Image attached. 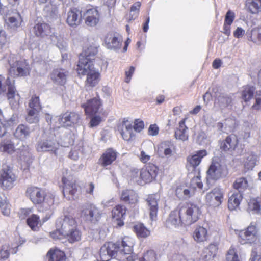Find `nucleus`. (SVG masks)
Wrapping results in <instances>:
<instances>
[{"label": "nucleus", "mask_w": 261, "mask_h": 261, "mask_svg": "<svg viewBox=\"0 0 261 261\" xmlns=\"http://www.w3.org/2000/svg\"><path fill=\"white\" fill-rule=\"evenodd\" d=\"M199 215V208L195 205L182 206L170 213L166 224L169 227H177L182 224L190 225L198 220Z\"/></svg>", "instance_id": "obj_1"}, {"label": "nucleus", "mask_w": 261, "mask_h": 261, "mask_svg": "<svg viewBox=\"0 0 261 261\" xmlns=\"http://www.w3.org/2000/svg\"><path fill=\"white\" fill-rule=\"evenodd\" d=\"M134 243L128 237L123 238L121 242L106 243L100 249V256L102 260H109V258L115 257L120 254H129L133 251Z\"/></svg>", "instance_id": "obj_2"}, {"label": "nucleus", "mask_w": 261, "mask_h": 261, "mask_svg": "<svg viewBox=\"0 0 261 261\" xmlns=\"http://www.w3.org/2000/svg\"><path fill=\"white\" fill-rule=\"evenodd\" d=\"M4 60L9 65L8 72L11 76H25L30 74V66L25 60H18L15 55L11 54L6 55Z\"/></svg>", "instance_id": "obj_3"}, {"label": "nucleus", "mask_w": 261, "mask_h": 261, "mask_svg": "<svg viewBox=\"0 0 261 261\" xmlns=\"http://www.w3.org/2000/svg\"><path fill=\"white\" fill-rule=\"evenodd\" d=\"M6 94L10 105L13 109H17L19 95L16 93L14 80L7 77L6 80L0 75V95Z\"/></svg>", "instance_id": "obj_4"}, {"label": "nucleus", "mask_w": 261, "mask_h": 261, "mask_svg": "<svg viewBox=\"0 0 261 261\" xmlns=\"http://www.w3.org/2000/svg\"><path fill=\"white\" fill-rule=\"evenodd\" d=\"M79 212L81 219L87 223L95 224L101 218L100 210L95 205L91 203L82 205Z\"/></svg>", "instance_id": "obj_5"}, {"label": "nucleus", "mask_w": 261, "mask_h": 261, "mask_svg": "<svg viewBox=\"0 0 261 261\" xmlns=\"http://www.w3.org/2000/svg\"><path fill=\"white\" fill-rule=\"evenodd\" d=\"M77 72L79 75H87L86 83L91 87L95 86L99 81L100 73L94 65H86L81 61L80 64H77Z\"/></svg>", "instance_id": "obj_6"}, {"label": "nucleus", "mask_w": 261, "mask_h": 261, "mask_svg": "<svg viewBox=\"0 0 261 261\" xmlns=\"http://www.w3.org/2000/svg\"><path fill=\"white\" fill-rule=\"evenodd\" d=\"M239 242L242 244H249L252 246L261 244L257 230L255 225H250L246 229L239 233Z\"/></svg>", "instance_id": "obj_7"}, {"label": "nucleus", "mask_w": 261, "mask_h": 261, "mask_svg": "<svg viewBox=\"0 0 261 261\" xmlns=\"http://www.w3.org/2000/svg\"><path fill=\"white\" fill-rule=\"evenodd\" d=\"M16 180V176L10 166H4L0 170V187L3 189H12Z\"/></svg>", "instance_id": "obj_8"}, {"label": "nucleus", "mask_w": 261, "mask_h": 261, "mask_svg": "<svg viewBox=\"0 0 261 261\" xmlns=\"http://www.w3.org/2000/svg\"><path fill=\"white\" fill-rule=\"evenodd\" d=\"M228 174L227 167L218 162H213L207 171V178L212 180H218L225 177Z\"/></svg>", "instance_id": "obj_9"}, {"label": "nucleus", "mask_w": 261, "mask_h": 261, "mask_svg": "<svg viewBox=\"0 0 261 261\" xmlns=\"http://www.w3.org/2000/svg\"><path fill=\"white\" fill-rule=\"evenodd\" d=\"M55 137L50 136L47 138L39 140L37 143L36 148L38 152H51L56 153L59 147V143Z\"/></svg>", "instance_id": "obj_10"}, {"label": "nucleus", "mask_w": 261, "mask_h": 261, "mask_svg": "<svg viewBox=\"0 0 261 261\" xmlns=\"http://www.w3.org/2000/svg\"><path fill=\"white\" fill-rule=\"evenodd\" d=\"M122 44V37L117 33H109L105 36L104 44L108 49L117 52L121 49Z\"/></svg>", "instance_id": "obj_11"}, {"label": "nucleus", "mask_w": 261, "mask_h": 261, "mask_svg": "<svg viewBox=\"0 0 261 261\" xmlns=\"http://www.w3.org/2000/svg\"><path fill=\"white\" fill-rule=\"evenodd\" d=\"M145 201L150 219L152 221L155 220L159 210L158 203L160 201V196L158 194L149 195Z\"/></svg>", "instance_id": "obj_12"}, {"label": "nucleus", "mask_w": 261, "mask_h": 261, "mask_svg": "<svg viewBox=\"0 0 261 261\" xmlns=\"http://www.w3.org/2000/svg\"><path fill=\"white\" fill-rule=\"evenodd\" d=\"M77 223L75 219L70 216H65L64 218H59L56 221V227L61 229L63 234L72 228L77 227Z\"/></svg>", "instance_id": "obj_13"}, {"label": "nucleus", "mask_w": 261, "mask_h": 261, "mask_svg": "<svg viewBox=\"0 0 261 261\" xmlns=\"http://www.w3.org/2000/svg\"><path fill=\"white\" fill-rule=\"evenodd\" d=\"M45 192L43 190L36 187L28 188L26 195L34 204H40L45 200Z\"/></svg>", "instance_id": "obj_14"}, {"label": "nucleus", "mask_w": 261, "mask_h": 261, "mask_svg": "<svg viewBox=\"0 0 261 261\" xmlns=\"http://www.w3.org/2000/svg\"><path fill=\"white\" fill-rule=\"evenodd\" d=\"M223 199V194L220 188L216 187L208 193L205 196V200L209 205L218 206L221 204Z\"/></svg>", "instance_id": "obj_15"}, {"label": "nucleus", "mask_w": 261, "mask_h": 261, "mask_svg": "<svg viewBox=\"0 0 261 261\" xmlns=\"http://www.w3.org/2000/svg\"><path fill=\"white\" fill-rule=\"evenodd\" d=\"M80 119V116L75 112H67L58 118L61 127H66L76 124Z\"/></svg>", "instance_id": "obj_16"}, {"label": "nucleus", "mask_w": 261, "mask_h": 261, "mask_svg": "<svg viewBox=\"0 0 261 261\" xmlns=\"http://www.w3.org/2000/svg\"><path fill=\"white\" fill-rule=\"evenodd\" d=\"M214 97L215 103L219 105L221 109L226 108L231 105L232 97L227 94L220 93L217 87L213 88Z\"/></svg>", "instance_id": "obj_17"}, {"label": "nucleus", "mask_w": 261, "mask_h": 261, "mask_svg": "<svg viewBox=\"0 0 261 261\" xmlns=\"http://www.w3.org/2000/svg\"><path fill=\"white\" fill-rule=\"evenodd\" d=\"M206 150H200L193 155H190L187 158V164L186 167L189 171L191 168L193 170L200 164L202 159L207 155Z\"/></svg>", "instance_id": "obj_18"}, {"label": "nucleus", "mask_w": 261, "mask_h": 261, "mask_svg": "<svg viewBox=\"0 0 261 261\" xmlns=\"http://www.w3.org/2000/svg\"><path fill=\"white\" fill-rule=\"evenodd\" d=\"M158 173V168L153 164H150L140 171V176L145 182L149 183L155 179Z\"/></svg>", "instance_id": "obj_19"}, {"label": "nucleus", "mask_w": 261, "mask_h": 261, "mask_svg": "<svg viewBox=\"0 0 261 261\" xmlns=\"http://www.w3.org/2000/svg\"><path fill=\"white\" fill-rule=\"evenodd\" d=\"M85 22L86 25L93 27L96 26L99 21V14L97 10L93 7L87 9L84 13Z\"/></svg>", "instance_id": "obj_20"}, {"label": "nucleus", "mask_w": 261, "mask_h": 261, "mask_svg": "<svg viewBox=\"0 0 261 261\" xmlns=\"http://www.w3.org/2000/svg\"><path fill=\"white\" fill-rule=\"evenodd\" d=\"M97 53V49L96 47L92 46H89L80 54L78 64H80L81 61H82L86 65L88 64L94 65L93 62L94 57Z\"/></svg>", "instance_id": "obj_21"}, {"label": "nucleus", "mask_w": 261, "mask_h": 261, "mask_svg": "<svg viewBox=\"0 0 261 261\" xmlns=\"http://www.w3.org/2000/svg\"><path fill=\"white\" fill-rule=\"evenodd\" d=\"M64 184L63 193L64 196L69 200L74 199L77 192V186L74 181H69L65 177L62 178Z\"/></svg>", "instance_id": "obj_22"}, {"label": "nucleus", "mask_w": 261, "mask_h": 261, "mask_svg": "<svg viewBox=\"0 0 261 261\" xmlns=\"http://www.w3.org/2000/svg\"><path fill=\"white\" fill-rule=\"evenodd\" d=\"M101 102L99 97H94L87 101L85 103L82 105L85 113L89 115H93L98 113Z\"/></svg>", "instance_id": "obj_23"}, {"label": "nucleus", "mask_w": 261, "mask_h": 261, "mask_svg": "<svg viewBox=\"0 0 261 261\" xmlns=\"http://www.w3.org/2000/svg\"><path fill=\"white\" fill-rule=\"evenodd\" d=\"M68 72L63 68H57L53 70L50 73L52 81L58 85H64L67 81Z\"/></svg>", "instance_id": "obj_24"}, {"label": "nucleus", "mask_w": 261, "mask_h": 261, "mask_svg": "<svg viewBox=\"0 0 261 261\" xmlns=\"http://www.w3.org/2000/svg\"><path fill=\"white\" fill-rule=\"evenodd\" d=\"M118 153L113 148H110L105 151L99 159V164L102 167L111 165L116 159Z\"/></svg>", "instance_id": "obj_25"}, {"label": "nucleus", "mask_w": 261, "mask_h": 261, "mask_svg": "<svg viewBox=\"0 0 261 261\" xmlns=\"http://www.w3.org/2000/svg\"><path fill=\"white\" fill-rule=\"evenodd\" d=\"M175 150V146L171 141H164L161 142L158 146V153L163 154L167 158L172 156Z\"/></svg>", "instance_id": "obj_26"}, {"label": "nucleus", "mask_w": 261, "mask_h": 261, "mask_svg": "<svg viewBox=\"0 0 261 261\" xmlns=\"http://www.w3.org/2000/svg\"><path fill=\"white\" fill-rule=\"evenodd\" d=\"M119 130L124 140L129 141L135 136L133 125L128 120L122 122Z\"/></svg>", "instance_id": "obj_27"}, {"label": "nucleus", "mask_w": 261, "mask_h": 261, "mask_svg": "<svg viewBox=\"0 0 261 261\" xmlns=\"http://www.w3.org/2000/svg\"><path fill=\"white\" fill-rule=\"evenodd\" d=\"M66 21L71 27L79 25L81 21V12L76 8H71L68 12Z\"/></svg>", "instance_id": "obj_28"}, {"label": "nucleus", "mask_w": 261, "mask_h": 261, "mask_svg": "<svg viewBox=\"0 0 261 261\" xmlns=\"http://www.w3.org/2000/svg\"><path fill=\"white\" fill-rule=\"evenodd\" d=\"M32 32L36 36L40 37L50 35L51 32L50 25L44 22L36 24L33 27Z\"/></svg>", "instance_id": "obj_29"}, {"label": "nucleus", "mask_w": 261, "mask_h": 261, "mask_svg": "<svg viewBox=\"0 0 261 261\" xmlns=\"http://www.w3.org/2000/svg\"><path fill=\"white\" fill-rule=\"evenodd\" d=\"M238 140L235 136H227L226 139L220 142V147L224 151H231L235 149Z\"/></svg>", "instance_id": "obj_30"}, {"label": "nucleus", "mask_w": 261, "mask_h": 261, "mask_svg": "<svg viewBox=\"0 0 261 261\" xmlns=\"http://www.w3.org/2000/svg\"><path fill=\"white\" fill-rule=\"evenodd\" d=\"M126 211V207L122 205H116L112 211V217L118 221L117 225L119 226H122L124 225L122 219L124 217Z\"/></svg>", "instance_id": "obj_31"}, {"label": "nucleus", "mask_w": 261, "mask_h": 261, "mask_svg": "<svg viewBox=\"0 0 261 261\" xmlns=\"http://www.w3.org/2000/svg\"><path fill=\"white\" fill-rule=\"evenodd\" d=\"M32 129L24 124H19L14 133V137L20 140L23 141L30 137Z\"/></svg>", "instance_id": "obj_32"}, {"label": "nucleus", "mask_w": 261, "mask_h": 261, "mask_svg": "<svg viewBox=\"0 0 261 261\" xmlns=\"http://www.w3.org/2000/svg\"><path fill=\"white\" fill-rule=\"evenodd\" d=\"M121 199L125 203L135 204L138 201V196L134 190L126 189L122 191Z\"/></svg>", "instance_id": "obj_33"}, {"label": "nucleus", "mask_w": 261, "mask_h": 261, "mask_svg": "<svg viewBox=\"0 0 261 261\" xmlns=\"http://www.w3.org/2000/svg\"><path fill=\"white\" fill-rule=\"evenodd\" d=\"M188 127L185 125V119L181 120L179 123V128L175 132V137L177 140L182 141L188 139Z\"/></svg>", "instance_id": "obj_34"}, {"label": "nucleus", "mask_w": 261, "mask_h": 261, "mask_svg": "<svg viewBox=\"0 0 261 261\" xmlns=\"http://www.w3.org/2000/svg\"><path fill=\"white\" fill-rule=\"evenodd\" d=\"M193 237L197 243L203 242L207 240V230L203 226H197L193 232Z\"/></svg>", "instance_id": "obj_35"}, {"label": "nucleus", "mask_w": 261, "mask_h": 261, "mask_svg": "<svg viewBox=\"0 0 261 261\" xmlns=\"http://www.w3.org/2000/svg\"><path fill=\"white\" fill-rule=\"evenodd\" d=\"M243 198V195L241 193H233L229 198L228 202V208L231 210H234L238 207Z\"/></svg>", "instance_id": "obj_36"}, {"label": "nucleus", "mask_w": 261, "mask_h": 261, "mask_svg": "<svg viewBox=\"0 0 261 261\" xmlns=\"http://www.w3.org/2000/svg\"><path fill=\"white\" fill-rule=\"evenodd\" d=\"M48 261H64L65 254L58 249H50L46 255Z\"/></svg>", "instance_id": "obj_37"}, {"label": "nucleus", "mask_w": 261, "mask_h": 261, "mask_svg": "<svg viewBox=\"0 0 261 261\" xmlns=\"http://www.w3.org/2000/svg\"><path fill=\"white\" fill-rule=\"evenodd\" d=\"M233 187L234 189L238 191L237 193H241L243 195L244 192L248 187V181L245 177L238 178L234 182Z\"/></svg>", "instance_id": "obj_38"}, {"label": "nucleus", "mask_w": 261, "mask_h": 261, "mask_svg": "<svg viewBox=\"0 0 261 261\" xmlns=\"http://www.w3.org/2000/svg\"><path fill=\"white\" fill-rule=\"evenodd\" d=\"M15 119L12 117L8 119L4 118L0 109V137L3 136L6 133V127L12 125Z\"/></svg>", "instance_id": "obj_39"}, {"label": "nucleus", "mask_w": 261, "mask_h": 261, "mask_svg": "<svg viewBox=\"0 0 261 261\" xmlns=\"http://www.w3.org/2000/svg\"><path fill=\"white\" fill-rule=\"evenodd\" d=\"M0 148L3 151L11 154L15 151L14 143L11 138H6L1 142Z\"/></svg>", "instance_id": "obj_40"}, {"label": "nucleus", "mask_w": 261, "mask_h": 261, "mask_svg": "<svg viewBox=\"0 0 261 261\" xmlns=\"http://www.w3.org/2000/svg\"><path fill=\"white\" fill-rule=\"evenodd\" d=\"M246 7L252 14H257L261 10V0H247Z\"/></svg>", "instance_id": "obj_41"}, {"label": "nucleus", "mask_w": 261, "mask_h": 261, "mask_svg": "<svg viewBox=\"0 0 261 261\" xmlns=\"http://www.w3.org/2000/svg\"><path fill=\"white\" fill-rule=\"evenodd\" d=\"M217 250V246L214 244H210L208 247L203 250L201 257L203 261H207L213 258Z\"/></svg>", "instance_id": "obj_42"}, {"label": "nucleus", "mask_w": 261, "mask_h": 261, "mask_svg": "<svg viewBox=\"0 0 261 261\" xmlns=\"http://www.w3.org/2000/svg\"><path fill=\"white\" fill-rule=\"evenodd\" d=\"M64 237H66L70 243H74L79 241L81 239V232L77 228L71 229L69 232H67V234H64Z\"/></svg>", "instance_id": "obj_43"}, {"label": "nucleus", "mask_w": 261, "mask_h": 261, "mask_svg": "<svg viewBox=\"0 0 261 261\" xmlns=\"http://www.w3.org/2000/svg\"><path fill=\"white\" fill-rule=\"evenodd\" d=\"M134 231L140 238H146L150 235V231L142 223H138L134 226Z\"/></svg>", "instance_id": "obj_44"}, {"label": "nucleus", "mask_w": 261, "mask_h": 261, "mask_svg": "<svg viewBox=\"0 0 261 261\" xmlns=\"http://www.w3.org/2000/svg\"><path fill=\"white\" fill-rule=\"evenodd\" d=\"M247 211L252 214H261V204L256 199H251L248 202Z\"/></svg>", "instance_id": "obj_45"}, {"label": "nucleus", "mask_w": 261, "mask_h": 261, "mask_svg": "<svg viewBox=\"0 0 261 261\" xmlns=\"http://www.w3.org/2000/svg\"><path fill=\"white\" fill-rule=\"evenodd\" d=\"M255 88L253 86H246L242 92V98L246 102L249 101L253 97Z\"/></svg>", "instance_id": "obj_46"}, {"label": "nucleus", "mask_w": 261, "mask_h": 261, "mask_svg": "<svg viewBox=\"0 0 261 261\" xmlns=\"http://www.w3.org/2000/svg\"><path fill=\"white\" fill-rule=\"evenodd\" d=\"M44 11L46 17L54 19L57 16L58 8L56 5L49 4L45 6Z\"/></svg>", "instance_id": "obj_47"}, {"label": "nucleus", "mask_w": 261, "mask_h": 261, "mask_svg": "<svg viewBox=\"0 0 261 261\" xmlns=\"http://www.w3.org/2000/svg\"><path fill=\"white\" fill-rule=\"evenodd\" d=\"M39 219V216L35 214H32L27 218V224L33 230H36L38 228Z\"/></svg>", "instance_id": "obj_48"}, {"label": "nucleus", "mask_w": 261, "mask_h": 261, "mask_svg": "<svg viewBox=\"0 0 261 261\" xmlns=\"http://www.w3.org/2000/svg\"><path fill=\"white\" fill-rule=\"evenodd\" d=\"M250 260L251 261L261 260V244L252 246Z\"/></svg>", "instance_id": "obj_49"}, {"label": "nucleus", "mask_w": 261, "mask_h": 261, "mask_svg": "<svg viewBox=\"0 0 261 261\" xmlns=\"http://www.w3.org/2000/svg\"><path fill=\"white\" fill-rule=\"evenodd\" d=\"M34 110H29L26 117V121L30 123H36L39 121L38 112Z\"/></svg>", "instance_id": "obj_50"}, {"label": "nucleus", "mask_w": 261, "mask_h": 261, "mask_svg": "<svg viewBox=\"0 0 261 261\" xmlns=\"http://www.w3.org/2000/svg\"><path fill=\"white\" fill-rule=\"evenodd\" d=\"M30 110H34V111H40L41 106L40 103L39 98L38 96L36 95L33 96L29 103Z\"/></svg>", "instance_id": "obj_51"}, {"label": "nucleus", "mask_w": 261, "mask_h": 261, "mask_svg": "<svg viewBox=\"0 0 261 261\" xmlns=\"http://www.w3.org/2000/svg\"><path fill=\"white\" fill-rule=\"evenodd\" d=\"M257 161L256 155L250 154L247 157L245 165L248 169H252L256 165Z\"/></svg>", "instance_id": "obj_52"}, {"label": "nucleus", "mask_w": 261, "mask_h": 261, "mask_svg": "<svg viewBox=\"0 0 261 261\" xmlns=\"http://www.w3.org/2000/svg\"><path fill=\"white\" fill-rule=\"evenodd\" d=\"M19 155L21 160L26 161L31 155L30 149L28 146L23 145L19 149Z\"/></svg>", "instance_id": "obj_53"}, {"label": "nucleus", "mask_w": 261, "mask_h": 261, "mask_svg": "<svg viewBox=\"0 0 261 261\" xmlns=\"http://www.w3.org/2000/svg\"><path fill=\"white\" fill-rule=\"evenodd\" d=\"M139 261H156V255L154 251L148 250L139 259Z\"/></svg>", "instance_id": "obj_54"}, {"label": "nucleus", "mask_w": 261, "mask_h": 261, "mask_svg": "<svg viewBox=\"0 0 261 261\" xmlns=\"http://www.w3.org/2000/svg\"><path fill=\"white\" fill-rule=\"evenodd\" d=\"M227 261H241L238 255L233 248H230L226 255Z\"/></svg>", "instance_id": "obj_55"}, {"label": "nucleus", "mask_w": 261, "mask_h": 261, "mask_svg": "<svg viewBox=\"0 0 261 261\" xmlns=\"http://www.w3.org/2000/svg\"><path fill=\"white\" fill-rule=\"evenodd\" d=\"M234 18V13L231 10H228L225 15L224 23L231 25L232 23Z\"/></svg>", "instance_id": "obj_56"}, {"label": "nucleus", "mask_w": 261, "mask_h": 261, "mask_svg": "<svg viewBox=\"0 0 261 261\" xmlns=\"http://www.w3.org/2000/svg\"><path fill=\"white\" fill-rule=\"evenodd\" d=\"M144 122L139 119L135 120L134 125L133 126V128L134 131L137 132H140L144 128Z\"/></svg>", "instance_id": "obj_57"}, {"label": "nucleus", "mask_w": 261, "mask_h": 261, "mask_svg": "<svg viewBox=\"0 0 261 261\" xmlns=\"http://www.w3.org/2000/svg\"><path fill=\"white\" fill-rule=\"evenodd\" d=\"M256 102L252 106V108L255 110L261 109V91H257L255 94Z\"/></svg>", "instance_id": "obj_58"}, {"label": "nucleus", "mask_w": 261, "mask_h": 261, "mask_svg": "<svg viewBox=\"0 0 261 261\" xmlns=\"http://www.w3.org/2000/svg\"><path fill=\"white\" fill-rule=\"evenodd\" d=\"M32 212V209L30 208H21L19 212V216L21 219H24Z\"/></svg>", "instance_id": "obj_59"}, {"label": "nucleus", "mask_w": 261, "mask_h": 261, "mask_svg": "<svg viewBox=\"0 0 261 261\" xmlns=\"http://www.w3.org/2000/svg\"><path fill=\"white\" fill-rule=\"evenodd\" d=\"M253 39L257 38L259 41H261V27H258L253 29L251 31V37Z\"/></svg>", "instance_id": "obj_60"}, {"label": "nucleus", "mask_w": 261, "mask_h": 261, "mask_svg": "<svg viewBox=\"0 0 261 261\" xmlns=\"http://www.w3.org/2000/svg\"><path fill=\"white\" fill-rule=\"evenodd\" d=\"M50 237L54 239H61L64 234L62 233L61 229L57 227V230L56 231L50 232Z\"/></svg>", "instance_id": "obj_61"}, {"label": "nucleus", "mask_w": 261, "mask_h": 261, "mask_svg": "<svg viewBox=\"0 0 261 261\" xmlns=\"http://www.w3.org/2000/svg\"><path fill=\"white\" fill-rule=\"evenodd\" d=\"M8 23L11 28L14 29L18 27L20 24L17 19L15 17H10Z\"/></svg>", "instance_id": "obj_62"}, {"label": "nucleus", "mask_w": 261, "mask_h": 261, "mask_svg": "<svg viewBox=\"0 0 261 261\" xmlns=\"http://www.w3.org/2000/svg\"><path fill=\"white\" fill-rule=\"evenodd\" d=\"M183 192V199L182 200H185L189 198H190L191 196H192L194 193V190L193 189L190 190L188 188H184L182 190Z\"/></svg>", "instance_id": "obj_63"}, {"label": "nucleus", "mask_w": 261, "mask_h": 261, "mask_svg": "<svg viewBox=\"0 0 261 261\" xmlns=\"http://www.w3.org/2000/svg\"><path fill=\"white\" fill-rule=\"evenodd\" d=\"M101 122V118L99 116L93 117L90 121V124L91 127L97 126Z\"/></svg>", "instance_id": "obj_64"}]
</instances>
